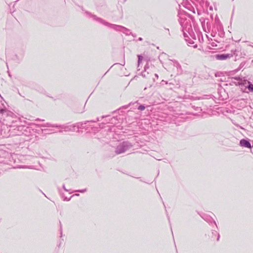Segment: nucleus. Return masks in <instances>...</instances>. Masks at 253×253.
Listing matches in <instances>:
<instances>
[{"label":"nucleus","mask_w":253,"mask_h":253,"mask_svg":"<svg viewBox=\"0 0 253 253\" xmlns=\"http://www.w3.org/2000/svg\"><path fill=\"white\" fill-rule=\"evenodd\" d=\"M234 83L236 85H241V89L245 91L247 88L251 91H253V84L250 82L246 80L244 78H235Z\"/></svg>","instance_id":"obj_1"},{"label":"nucleus","mask_w":253,"mask_h":253,"mask_svg":"<svg viewBox=\"0 0 253 253\" xmlns=\"http://www.w3.org/2000/svg\"><path fill=\"white\" fill-rule=\"evenodd\" d=\"M4 112H5V110L4 109H1L0 110V113H3Z\"/></svg>","instance_id":"obj_9"},{"label":"nucleus","mask_w":253,"mask_h":253,"mask_svg":"<svg viewBox=\"0 0 253 253\" xmlns=\"http://www.w3.org/2000/svg\"><path fill=\"white\" fill-rule=\"evenodd\" d=\"M230 57V54H219L216 56V58L218 60H225Z\"/></svg>","instance_id":"obj_4"},{"label":"nucleus","mask_w":253,"mask_h":253,"mask_svg":"<svg viewBox=\"0 0 253 253\" xmlns=\"http://www.w3.org/2000/svg\"><path fill=\"white\" fill-rule=\"evenodd\" d=\"M251 152L253 154V149L252 150Z\"/></svg>","instance_id":"obj_12"},{"label":"nucleus","mask_w":253,"mask_h":253,"mask_svg":"<svg viewBox=\"0 0 253 253\" xmlns=\"http://www.w3.org/2000/svg\"><path fill=\"white\" fill-rule=\"evenodd\" d=\"M180 23L182 25H184V22H182L181 20L180 21Z\"/></svg>","instance_id":"obj_10"},{"label":"nucleus","mask_w":253,"mask_h":253,"mask_svg":"<svg viewBox=\"0 0 253 253\" xmlns=\"http://www.w3.org/2000/svg\"><path fill=\"white\" fill-rule=\"evenodd\" d=\"M131 147V145L127 142H124L121 143L116 148V152L117 154L124 153Z\"/></svg>","instance_id":"obj_2"},{"label":"nucleus","mask_w":253,"mask_h":253,"mask_svg":"<svg viewBox=\"0 0 253 253\" xmlns=\"http://www.w3.org/2000/svg\"><path fill=\"white\" fill-rule=\"evenodd\" d=\"M63 188L66 191H67V190L65 188V186L63 185Z\"/></svg>","instance_id":"obj_11"},{"label":"nucleus","mask_w":253,"mask_h":253,"mask_svg":"<svg viewBox=\"0 0 253 253\" xmlns=\"http://www.w3.org/2000/svg\"><path fill=\"white\" fill-rule=\"evenodd\" d=\"M72 128H65L66 129L65 130H66V131H68V130H73V131H74L75 130V126H72Z\"/></svg>","instance_id":"obj_5"},{"label":"nucleus","mask_w":253,"mask_h":253,"mask_svg":"<svg viewBox=\"0 0 253 253\" xmlns=\"http://www.w3.org/2000/svg\"><path fill=\"white\" fill-rule=\"evenodd\" d=\"M240 145L242 147H247L249 148H251V145L250 143L245 139H242L240 142Z\"/></svg>","instance_id":"obj_3"},{"label":"nucleus","mask_w":253,"mask_h":253,"mask_svg":"<svg viewBox=\"0 0 253 253\" xmlns=\"http://www.w3.org/2000/svg\"><path fill=\"white\" fill-rule=\"evenodd\" d=\"M145 106H143V105H140L138 107V109L140 110H144L145 109Z\"/></svg>","instance_id":"obj_7"},{"label":"nucleus","mask_w":253,"mask_h":253,"mask_svg":"<svg viewBox=\"0 0 253 253\" xmlns=\"http://www.w3.org/2000/svg\"><path fill=\"white\" fill-rule=\"evenodd\" d=\"M86 191V190L85 189H84V190H80L79 191L80 192H81V193H84V192H85Z\"/></svg>","instance_id":"obj_8"},{"label":"nucleus","mask_w":253,"mask_h":253,"mask_svg":"<svg viewBox=\"0 0 253 253\" xmlns=\"http://www.w3.org/2000/svg\"><path fill=\"white\" fill-rule=\"evenodd\" d=\"M138 64H139L140 62L142 61V60L143 59V57L140 55H138Z\"/></svg>","instance_id":"obj_6"}]
</instances>
